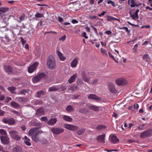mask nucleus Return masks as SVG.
Listing matches in <instances>:
<instances>
[{
    "mask_svg": "<svg viewBox=\"0 0 152 152\" xmlns=\"http://www.w3.org/2000/svg\"><path fill=\"white\" fill-rule=\"evenodd\" d=\"M20 38L21 39V41L22 42V44L23 45V46L25 44V43L26 42V40H25L23 38L21 37H20Z\"/></svg>",
    "mask_w": 152,
    "mask_h": 152,
    "instance_id": "52",
    "label": "nucleus"
},
{
    "mask_svg": "<svg viewBox=\"0 0 152 152\" xmlns=\"http://www.w3.org/2000/svg\"><path fill=\"white\" fill-rule=\"evenodd\" d=\"M7 89L12 94L16 93L15 92V91L16 89V88L15 87L11 86L7 88Z\"/></svg>",
    "mask_w": 152,
    "mask_h": 152,
    "instance_id": "32",
    "label": "nucleus"
},
{
    "mask_svg": "<svg viewBox=\"0 0 152 152\" xmlns=\"http://www.w3.org/2000/svg\"><path fill=\"white\" fill-rule=\"evenodd\" d=\"M66 38V35H64L63 37H61V38H60L59 39L60 40H62V41H64L65 39Z\"/></svg>",
    "mask_w": 152,
    "mask_h": 152,
    "instance_id": "61",
    "label": "nucleus"
},
{
    "mask_svg": "<svg viewBox=\"0 0 152 152\" xmlns=\"http://www.w3.org/2000/svg\"><path fill=\"white\" fill-rule=\"evenodd\" d=\"M45 94V93L43 91L41 90L39 91V98L40 96L44 95Z\"/></svg>",
    "mask_w": 152,
    "mask_h": 152,
    "instance_id": "47",
    "label": "nucleus"
},
{
    "mask_svg": "<svg viewBox=\"0 0 152 152\" xmlns=\"http://www.w3.org/2000/svg\"><path fill=\"white\" fill-rule=\"evenodd\" d=\"M71 22L73 24L77 23H78V21L75 19L72 20Z\"/></svg>",
    "mask_w": 152,
    "mask_h": 152,
    "instance_id": "64",
    "label": "nucleus"
},
{
    "mask_svg": "<svg viewBox=\"0 0 152 152\" xmlns=\"http://www.w3.org/2000/svg\"><path fill=\"white\" fill-rule=\"evenodd\" d=\"M98 81V79L97 78L94 79L93 80V81L91 83L93 85L96 84L97 83Z\"/></svg>",
    "mask_w": 152,
    "mask_h": 152,
    "instance_id": "50",
    "label": "nucleus"
},
{
    "mask_svg": "<svg viewBox=\"0 0 152 152\" xmlns=\"http://www.w3.org/2000/svg\"><path fill=\"white\" fill-rule=\"evenodd\" d=\"M139 11V10L137 9L133 14H132L131 11H129L130 16L132 20H136L139 18V16L138 15V13Z\"/></svg>",
    "mask_w": 152,
    "mask_h": 152,
    "instance_id": "9",
    "label": "nucleus"
},
{
    "mask_svg": "<svg viewBox=\"0 0 152 152\" xmlns=\"http://www.w3.org/2000/svg\"><path fill=\"white\" fill-rule=\"evenodd\" d=\"M53 133L55 134H59L63 133L64 131V129L61 127H53L51 129Z\"/></svg>",
    "mask_w": 152,
    "mask_h": 152,
    "instance_id": "5",
    "label": "nucleus"
},
{
    "mask_svg": "<svg viewBox=\"0 0 152 152\" xmlns=\"http://www.w3.org/2000/svg\"><path fill=\"white\" fill-rule=\"evenodd\" d=\"M86 106L91 110H94L95 111H99V107L96 106L93 104H88Z\"/></svg>",
    "mask_w": 152,
    "mask_h": 152,
    "instance_id": "13",
    "label": "nucleus"
},
{
    "mask_svg": "<svg viewBox=\"0 0 152 152\" xmlns=\"http://www.w3.org/2000/svg\"><path fill=\"white\" fill-rule=\"evenodd\" d=\"M29 141H24V142L26 145L30 146L31 145V144Z\"/></svg>",
    "mask_w": 152,
    "mask_h": 152,
    "instance_id": "57",
    "label": "nucleus"
},
{
    "mask_svg": "<svg viewBox=\"0 0 152 152\" xmlns=\"http://www.w3.org/2000/svg\"><path fill=\"white\" fill-rule=\"evenodd\" d=\"M85 129H84L82 128L80 129L77 131V133L78 135H81L85 132Z\"/></svg>",
    "mask_w": 152,
    "mask_h": 152,
    "instance_id": "36",
    "label": "nucleus"
},
{
    "mask_svg": "<svg viewBox=\"0 0 152 152\" xmlns=\"http://www.w3.org/2000/svg\"><path fill=\"white\" fill-rule=\"evenodd\" d=\"M68 89L69 90L73 91L77 90V87L75 85H72L69 86Z\"/></svg>",
    "mask_w": 152,
    "mask_h": 152,
    "instance_id": "25",
    "label": "nucleus"
},
{
    "mask_svg": "<svg viewBox=\"0 0 152 152\" xmlns=\"http://www.w3.org/2000/svg\"><path fill=\"white\" fill-rule=\"evenodd\" d=\"M47 65L51 69H53L56 67V61L52 55L50 56L47 59Z\"/></svg>",
    "mask_w": 152,
    "mask_h": 152,
    "instance_id": "1",
    "label": "nucleus"
},
{
    "mask_svg": "<svg viewBox=\"0 0 152 152\" xmlns=\"http://www.w3.org/2000/svg\"><path fill=\"white\" fill-rule=\"evenodd\" d=\"M56 53L60 60L64 61L66 59V58L63 56L62 54L61 53L60 51L58 50H57Z\"/></svg>",
    "mask_w": 152,
    "mask_h": 152,
    "instance_id": "21",
    "label": "nucleus"
},
{
    "mask_svg": "<svg viewBox=\"0 0 152 152\" xmlns=\"http://www.w3.org/2000/svg\"><path fill=\"white\" fill-rule=\"evenodd\" d=\"M108 54H109V55L110 57L113 59L116 62H117V63L118 62L117 61H116V59L115 58L114 56L111 54V53L110 52H108Z\"/></svg>",
    "mask_w": 152,
    "mask_h": 152,
    "instance_id": "49",
    "label": "nucleus"
},
{
    "mask_svg": "<svg viewBox=\"0 0 152 152\" xmlns=\"http://www.w3.org/2000/svg\"><path fill=\"white\" fill-rule=\"evenodd\" d=\"M3 69L8 74H10L13 72L12 68L10 65H4L3 66Z\"/></svg>",
    "mask_w": 152,
    "mask_h": 152,
    "instance_id": "11",
    "label": "nucleus"
},
{
    "mask_svg": "<svg viewBox=\"0 0 152 152\" xmlns=\"http://www.w3.org/2000/svg\"><path fill=\"white\" fill-rule=\"evenodd\" d=\"M6 26L5 22L3 21L1 22L0 23V28H4Z\"/></svg>",
    "mask_w": 152,
    "mask_h": 152,
    "instance_id": "43",
    "label": "nucleus"
},
{
    "mask_svg": "<svg viewBox=\"0 0 152 152\" xmlns=\"http://www.w3.org/2000/svg\"><path fill=\"white\" fill-rule=\"evenodd\" d=\"M110 140L111 142L114 144L118 143L119 142L118 139L115 135L112 136L110 137Z\"/></svg>",
    "mask_w": 152,
    "mask_h": 152,
    "instance_id": "17",
    "label": "nucleus"
},
{
    "mask_svg": "<svg viewBox=\"0 0 152 152\" xmlns=\"http://www.w3.org/2000/svg\"><path fill=\"white\" fill-rule=\"evenodd\" d=\"M138 46V44H136L135 45L134 48H133V52L136 53L137 52V48Z\"/></svg>",
    "mask_w": 152,
    "mask_h": 152,
    "instance_id": "54",
    "label": "nucleus"
},
{
    "mask_svg": "<svg viewBox=\"0 0 152 152\" xmlns=\"http://www.w3.org/2000/svg\"><path fill=\"white\" fill-rule=\"evenodd\" d=\"M142 58L143 60L147 62H150L151 61L149 56L148 54H144Z\"/></svg>",
    "mask_w": 152,
    "mask_h": 152,
    "instance_id": "27",
    "label": "nucleus"
},
{
    "mask_svg": "<svg viewBox=\"0 0 152 152\" xmlns=\"http://www.w3.org/2000/svg\"><path fill=\"white\" fill-rule=\"evenodd\" d=\"M73 109V108L70 105H68L66 108V110L68 112H71Z\"/></svg>",
    "mask_w": 152,
    "mask_h": 152,
    "instance_id": "41",
    "label": "nucleus"
},
{
    "mask_svg": "<svg viewBox=\"0 0 152 152\" xmlns=\"http://www.w3.org/2000/svg\"><path fill=\"white\" fill-rule=\"evenodd\" d=\"M9 133L10 137L13 139L17 140H19L20 139V137L18 135V134L16 131L11 130L10 131Z\"/></svg>",
    "mask_w": 152,
    "mask_h": 152,
    "instance_id": "4",
    "label": "nucleus"
},
{
    "mask_svg": "<svg viewBox=\"0 0 152 152\" xmlns=\"http://www.w3.org/2000/svg\"><path fill=\"white\" fill-rule=\"evenodd\" d=\"M105 135L103 134L101 135H99L97 138V140L99 142L104 143H105Z\"/></svg>",
    "mask_w": 152,
    "mask_h": 152,
    "instance_id": "15",
    "label": "nucleus"
},
{
    "mask_svg": "<svg viewBox=\"0 0 152 152\" xmlns=\"http://www.w3.org/2000/svg\"><path fill=\"white\" fill-rule=\"evenodd\" d=\"M88 98L89 99H92L97 101H99L101 100V99L99 97L96 95L94 94H90L88 95Z\"/></svg>",
    "mask_w": 152,
    "mask_h": 152,
    "instance_id": "18",
    "label": "nucleus"
},
{
    "mask_svg": "<svg viewBox=\"0 0 152 152\" xmlns=\"http://www.w3.org/2000/svg\"><path fill=\"white\" fill-rule=\"evenodd\" d=\"M135 0H128V4L130 5L131 7L133 8L134 7V5L135 3Z\"/></svg>",
    "mask_w": 152,
    "mask_h": 152,
    "instance_id": "28",
    "label": "nucleus"
},
{
    "mask_svg": "<svg viewBox=\"0 0 152 152\" xmlns=\"http://www.w3.org/2000/svg\"><path fill=\"white\" fill-rule=\"evenodd\" d=\"M40 120L46 122L48 120V119L46 117H42L41 118Z\"/></svg>",
    "mask_w": 152,
    "mask_h": 152,
    "instance_id": "53",
    "label": "nucleus"
},
{
    "mask_svg": "<svg viewBox=\"0 0 152 152\" xmlns=\"http://www.w3.org/2000/svg\"><path fill=\"white\" fill-rule=\"evenodd\" d=\"M79 112L81 113L87 114L88 112V109L85 107L81 108L79 109Z\"/></svg>",
    "mask_w": 152,
    "mask_h": 152,
    "instance_id": "26",
    "label": "nucleus"
},
{
    "mask_svg": "<svg viewBox=\"0 0 152 152\" xmlns=\"http://www.w3.org/2000/svg\"><path fill=\"white\" fill-rule=\"evenodd\" d=\"M0 140L2 143L7 145L10 142V138L7 135L0 136Z\"/></svg>",
    "mask_w": 152,
    "mask_h": 152,
    "instance_id": "8",
    "label": "nucleus"
},
{
    "mask_svg": "<svg viewBox=\"0 0 152 152\" xmlns=\"http://www.w3.org/2000/svg\"><path fill=\"white\" fill-rule=\"evenodd\" d=\"M38 65L37 62H35L30 66L28 69V72L29 73H32L36 69V67Z\"/></svg>",
    "mask_w": 152,
    "mask_h": 152,
    "instance_id": "10",
    "label": "nucleus"
},
{
    "mask_svg": "<svg viewBox=\"0 0 152 152\" xmlns=\"http://www.w3.org/2000/svg\"><path fill=\"white\" fill-rule=\"evenodd\" d=\"M57 120L56 118H52L49 120L48 122V124L49 125H53L57 122Z\"/></svg>",
    "mask_w": 152,
    "mask_h": 152,
    "instance_id": "20",
    "label": "nucleus"
},
{
    "mask_svg": "<svg viewBox=\"0 0 152 152\" xmlns=\"http://www.w3.org/2000/svg\"><path fill=\"white\" fill-rule=\"evenodd\" d=\"M25 15L23 14L21 15L17 20L18 23H20L21 21L24 20L25 19Z\"/></svg>",
    "mask_w": 152,
    "mask_h": 152,
    "instance_id": "29",
    "label": "nucleus"
},
{
    "mask_svg": "<svg viewBox=\"0 0 152 152\" xmlns=\"http://www.w3.org/2000/svg\"><path fill=\"white\" fill-rule=\"evenodd\" d=\"M22 148L19 146L15 147L13 148V152H20L22 151Z\"/></svg>",
    "mask_w": 152,
    "mask_h": 152,
    "instance_id": "30",
    "label": "nucleus"
},
{
    "mask_svg": "<svg viewBox=\"0 0 152 152\" xmlns=\"http://www.w3.org/2000/svg\"><path fill=\"white\" fill-rule=\"evenodd\" d=\"M0 135L1 136L7 135V134L5 130L3 129H0Z\"/></svg>",
    "mask_w": 152,
    "mask_h": 152,
    "instance_id": "34",
    "label": "nucleus"
},
{
    "mask_svg": "<svg viewBox=\"0 0 152 152\" xmlns=\"http://www.w3.org/2000/svg\"><path fill=\"white\" fill-rule=\"evenodd\" d=\"M15 120L12 118H9L8 124L10 125H13L15 123Z\"/></svg>",
    "mask_w": 152,
    "mask_h": 152,
    "instance_id": "31",
    "label": "nucleus"
},
{
    "mask_svg": "<svg viewBox=\"0 0 152 152\" xmlns=\"http://www.w3.org/2000/svg\"><path fill=\"white\" fill-rule=\"evenodd\" d=\"M107 21H111L112 20H113V16L110 15H107Z\"/></svg>",
    "mask_w": 152,
    "mask_h": 152,
    "instance_id": "46",
    "label": "nucleus"
},
{
    "mask_svg": "<svg viewBox=\"0 0 152 152\" xmlns=\"http://www.w3.org/2000/svg\"><path fill=\"white\" fill-rule=\"evenodd\" d=\"M116 83L118 86L124 85L126 83V81L124 79H118L116 80Z\"/></svg>",
    "mask_w": 152,
    "mask_h": 152,
    "instance_id": "12",
    "label": "nucleus"
},
{
    "mask_svg": "<svg viewBox=\"0 0 152 152\" xmlns=\"http://www.w3.org/2000/svg\"><path fill=\"white\" fill-rule=\"evenodd\" d=\"M78 58L76 57L70 63L71 66L73 68L76 67L78 63Z\"/></svg>",
    "mask_w": 152,
    "mask_h": 152,
    "instance_id": "14",
    "label": "nucleus"
},
{
    "mask_svg": "<svg viewBox=\"0 0 152 152\" xmlns=\"http://www.w3.org/2000/svg\"><path fill=\"white\" fill-rule=\"evenodd\" d=\"M58 90V88L57 86H53L49 87L48 89V91L50 92L57 91Z\"/></svg>",
    "mask_w": 152,
    "mask_h": 152,
    "instance_id": "22",
    "label": "nucleus"
},
{
    "mask_svg": "<svg viewBox=\"0 0 152 152\" xmlns=\"http://www.w3.org/2000/svg\"><path fill=\"white\" fill-rule=\"evenodd\" d=\"M80 96L78 94L74 95L72 97V99H77Z\"/></svg>",
    "mask_w": 152,
    "mask_h": 152,
    "instance_id": "60",
    "label": "nucleus"
},
{
    "mask_svg": "<svg viewBox=\"0 0 152 152\" xmlns=\"http://www.w3.org/2000/svg\"><path fill=\"white\" fill-rule=\"evenodd\" d=\"M107 12L103 11L101 13V14H98V15L99 17H101L102 16L104 15V14L107 13Z\"/></svg>",
    "mask_w": 152,
    "mask_h": 152,
    "instance_id": "59",
    "label": "nucleus"
},
{
    "mask_svg": "<svg viewBox=\"0 0 152 152\" xmlns=\"http://www.w3.org/2000/svg\"><path fill=\"white\" fill-rule=\"evenodd\" d=\"M63 118L64 120L69 122H72L73 120L72 118L66 115H63Z\"/></svg>",
    "mask_w": 152,
    "mask_h": 152,
    "instance_id": "24",
    "label": "nucleus"
},
{
    "mask_svg": "<svg viewBox=\"0 0 152 152\" xmlns=\"http://www.w3.org/2000/svg\"><path fill=\"white\" fill-rule=\"evenodd\" d=\"M32 80L34 83L37 82L38 81V75H37L33 78Z\"/></svg>",
    "mask_w": 152,
    "mask_h": 152,
    "instance_id": "42",
    "label": "nucleus"
},
{
    "mask_svg": "<svg viewBox=\"0 0 152 152\" xmlns=\"http://www.w3.org/2000/svg\"><path fill=\"white\" fill-rule=\"evenodd\" d=\"M8 10V8L7 7L1 8L0 10V11L5 12L7 11Z\"/></svg>",
    "mask_w": 152,
    "mask_h": 152,
    "instance_id": "48",
    "label": "nucleus"
},
{
    "mask_svg": "<svg viewBox=\"0 0 152 152\" xmlns=\"http://www.w3.org/2000/svg\"><path fill=\"white\" fill-rule=\"evenodd\" d=\"M64 126L66 129L72 131H75L78 129V127L77 126L70 124H65Z\"/></svg>",
    "mask_w": 152,
    "mask_h": 152,
    "instance_id": "7",
    "label": "nucleus"
},
{
    "mask_svg": "<svg viewBox=\"0 0 152 152\" xmlns=\"http://www.w3.org/2000/svg\"><path fill=\"white\" fill-rule=\"evenodd\" d=\"M101 53L103 55L107 56V51L105 49L101 48Z\"/></svg>",
    "mask_w": 152,
    "mask_h": 152,
    "instance_id": "38",
    "label": "nucleus"
},
{
    "mask_svg": "<svg viewBox=\"0 0 152 152\" xmlns=\"http://www.w3.org/2000/svg\"><path fill=\"white\" fill-rule=\"evenodd\" d=\"M57 87L58 88V90L60 89H61L62 91L65 90L66 89V88L64 86H63L62 85L57 86Z\"/></svg>",
    "mask_w": 152,
    "mask_h": 152,
    "instance_id": "39",
    "label": "nucleus"
},
{
    "mask_svg": "<svg viewBox=\"0 0 152 152\" xmlns=\"http://www.w3.org/2000/svg\"><path fill=\"white\" fill-rule=\"evenodd\" d=\"M11 105L14 108H18L20 107L19 104L15 102H12L11 103Z\"/></svg>",
    "mask_w": 152,
    "mask_h": 152,
    "instance_id": "33",
    "label": "nucleus"
},
{
    "mask_svg": "<svg viewBox=\"0 0 152 152\" xmlns=\"http://www.w3.org/2000/svg\"><path fill=\"white\" fill-rule=\"evenodd\" d=\"M86 32H84L82 33V36L83 37H85L86 39H87L88 38V37L86 35Z\"/></svg>",
    "mask_w": 152,
    "mask_h": 152,
    "instance_id": "63",
    "label": "nucleus"
},
{
    "mask_svg": "<svg viewBox=\"0 0 152 152\" xmlns=\"http://www.w3.org/2000/svg\"><path fill=\"white\" fill-rule=\"evenodd\" d=\"M20 92L21 94H25L26 93L28 92V91L26 89H22Z\"/></svg>",
    "mask_w": 152,
    "mask_h": 152,
    "instance_id": "44",
    "label": "nucleus"
},
{
    "mask_svg": "<svg viewBox=\"0 0 152 152\" xmlns=\"http://www.w3.org/2000/svg\"><path fill=\"white\" fill-rule=\"evenodd\" d=\"M5 112L0 109V116H3Z\"/></svg>",
    "mask_w": 152,
    "mask_h": 152,
    "instance_id": "62",
    "label": "nucleus"
},
{
    "mask_svg": "<svg viewBox=\"0 0 152 152\" xmlns=\"http://www.w3.org/2000/svg\"><path fill=\"white\" fill-rule=\"evenodd\" d=\"M44 112L43 108L41 107L39 108V115L40 114L41 115H44Z\"/></svg>",
    "mask_w": 152,
    "mask_h": 152,
    "instance_id": "35",
    "label": "nucleus"
},
{
    "mask_svg": "<svg viewBox=\"0 0 152 152\" xmlns=\"http://www.w3.org/2000/svg\"><path fill=\"white\" fill-rule=\"evenodd\" d=\"M9 119L6 118H3L1 120L2 122L5 124H8Z\"/></svg>",
    "mask_w": 152,
    "mask_h": 152,
    "instance_id": "45",
    "label": "nucleus"
},
{
    "mask_svg": "<svg viewBox=\"0 0 152 152\" xmlns=\"http://www.w3.org/2000/svg\"><path fill=\"white\" fill-rule=\"evenodd\" d=\"M120 29H124V30H126V32H127L128 33L129 32V30L128 28L126 27H122L120 28Z\"/></svg>",
    "mask_w": 152,
    "mask_h": 152,
    "instance_id": "56",
    "label": "nucleus"
},
{
    "mask_svg": "<svg viewBox=\"0 0 152 152\" xmlns=\"http://www.w3.org/2000/svg\"><path fill=\"white\" fill-rule=\"evenodd\" d=\"M77 73H75L73 75L71 76L68 80L69 82L70 83H71L74 82L76 78L77 77Z\"/></svg>",
    "mask_w": 152,
    "mask_h": 152,
    "instance_id": "19",
    "label": "nucleus"
},
{
    "mask_svg": "<svg viewBox=\"0 0 152 152\" xmlns=\"http://www.w3.org/2000/svg\"><path fill=\"white\" fill-rule=\"evenodd\" d=\"M108 88L111 92L115 93L117 92L115 88V85L113 83H110L109 85Z\"/></svg>",
    "mask_w": 152,
    "mask_h": 152,
    "instance_id": "16",
    "label": "nucleus"
},
{
    "mask_svg": "<svg viewBox=\"0 0 152 152\" xmlns=\"http://www.w3.org/2000/svg\"><path fill=\"white\" fill-rule=\"evenodd\" d=\"M40 141L43 144H46L48 143L47 140L45 139L41 140Z\"/></svg>",
    "mask_w": 152,
    "mask_h": 152,
    "instance_id": "55",
    "label": "nucleus"
},
{
    "mask_svg": "<svg viewBox=\"0 0 152 152\" xmlns=\"http://www.w3.org/2000/svg\"><path fill=\"white\" fill-rule=\"evenodd\" d=\"M108 4H111L113 6L115 7V6L114 2L111 1H109L107 2Z\"/></svg>",
    "mask_w": 152,
    "mask_h": 152,
    "instance_id": "51",
    "label": "nucleus"
},
{
    "mask_svg": "<svg viewBox=\"0 0 152 152\" xmlns=\"http://www.w3.org/2000/svg\"><path fill=\"white\" fill-rule=\"evenodd\" d=\"M106 126L104 125H99L96 126V129H105Z\"/></svg>",
    "mask_w": 152,
    "mask_h": 152,
    "instance_id": "37",
    "label": "nucleus"
},
{
    "mask_svg": "<svg viewBox=\"0 0 152 152\" xmlns=\"http://www.w3.org/2000/svg\"><path fill=\"white\" fill-rule=\"evenodd\" d=\"M11 99H12L10 97H7L6 98L5 102L7 103H8L11 100Z\"/></svg>",
    "mask_w": 152,
    "mask_h": 152,
    "instance_id": "58",
    "label": "nucleus"
},
{
    "mask_svg": "<svg viewBox=\"0 0 152 152\" xmlns=\"http://www.w3.org/2000/svg\"><path fill=\"white\" fill-rule=\"evenodd\" d=\"M28 134L29 136H32V138L33 140L35 142H37L38 138V130L37 127L34 128L30 129Z\"/></svg>",
    "mask_w": 152,
    "mask_h": 152,
    "instance_id": "2",
    "label": "nucleus"
},
{
    "mask_svg": "<svg viewBox=\"0 0 152 152\" xmlns=\"http://www.w3.org/2000/svg\"><path fill=\"white\" fill-rule=\"evenodd\" d=\"M90 72H88L87 70H83L81 72V75L83 80L85 82L89 83V82L90 78L87 77V75Z\"/></svg>",
    "mask_w": 152,
    "mask_h": 152,
    "instance_id": "3",
    "label": "nucleus"
},
{
    "mask_svg": "<svg viewBox=\"0 0 152 152\" xmlns=\"http://www.w3.org/2000/svg\"><path fill=\"white\" fill-rule=\"evenodd\" d=\"M47 78V75L44 72H41L39 74V80L41 79H45Z\"/></svg>",
    "mask_w": 152,
    "mask_h": 152,
    "instance_id": "23",
    "label": "nucleus"
},
{
    "mask_svg": "<svg viewBox=\"0 0 152 152\" xmlns=\"http://www.w3.org/2000/svg\"><path fill=\"white\" fill-rule=\"evenodd\" d=\"M152 135V131L149 129L144 131L141 133L140 137L142 138H145L149 137Z\"/></svg>",
    "mask_w": 152,
    "mask_h": 152,
    "instance_id": "6",
    "label": "nucleus"
},
{
    "mask_svg": "<svg viewBox=\"0 0 152 152\" xmlns=\"http://www.w3.org/2000/svg\"><path fill=\"white\" fill-rule=\"evenodd\" d=\"M15 100L19 102H22L23 101V98L21 97H17L15 98Z\"/></svg>",
    "mask_w": 152,
    "mask_h": 152,
    "instance_id": "40",
    "label": "nucleus"
}]
</instances>
